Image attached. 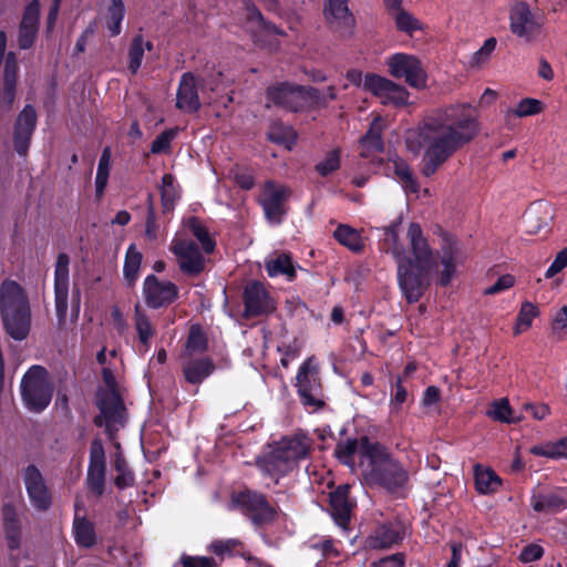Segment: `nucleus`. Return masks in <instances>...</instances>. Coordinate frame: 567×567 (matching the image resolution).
Returning <instances> with one entry per match:
<instances>
[{
    "label": "nucleus",
    "instance_id": "obj_1",
    "mask_svg": "<svg viewBox=\"0 0 567 567\" xmlns=\"http://www.w3.org/2000/svg\"><path fill=\"white\" fill-rule=\"evenodd\" d=\"M480 132L476 110L468 103H457L436 111L405 134L409 152L423 153L422 173L433 175L458 148Z\"/></svg>",
    "mask_w": 567,
    "mask_h": 567
},
{
    "label": "nucleus",
    "instance_id": "obj_2",
    "mask_svg": "<svg viewBox=\"0 0 567 567\" xmlns=\"http://www.w3.org/2000/svg\"><path fill=\"white\" fill-rule=\"evenodd\" d=\"M402 221L398 218L383 228L381 249L390 254L398 264V279L402 293L409 302H416L429 286L435 260L433 252L416 223H411L406 230L410 249L401 240Z\"/></svg>",
    "mask_w": 567,
    "mask_h": 567
},
{
    "label": "nucleus",
    "instance_id": "obj_3",
    "mask_svg": "<svg viewBox=\"0 0 567 567\" xmlns=\"http://www.w3.org/2000/svg\"><path fill=\"white\" fill-rule=\"evenodd\" d=\"M340 462L359 473L368 484L389 491L404 486L408 472L381 443L362 436L340 442L336 449Z\"/></svg>",
    "mask_w": 567,
    "mask_h": 567
},
{
    "label": "nucleus",
    "instance_id": "obj_4",
    "mask_svg": "<svg viewBox=\"0 0 567 567\" xmlns=\"http://www.w3.org/2000/svg\"><path fill=\"white\" fill-rule=\"evenodd\" d=\"M0 310L7 333L14 340H23L30 331L31 312L23 288L13 280L0 286Z\"/></svg>",
    "mask_w": 567,
    "mask_h": 567
},
{
    "label": "nucleus",
    "instance_id": "obj_5",
    "mask_svg": "<svg viewBox=\"0 0 567 567\" xmlns=\"http://www.w3.org/2000/svg\"><path fill=\"white\" fill-rule=\"evenodd\" d=\"M103 382L104 386L99 392L100 414L95 416V424L103 426L110 437H113L114 433L124 427L127 422L123 386L107 367L103 368Z\"/></svg>",
    "mask_w": 567,
    "mask_h": 567
},
{
    "label": "nucleus",
    "instance_id": "obj_6",
    "mask_svg": "<svg viewBox=\"0 0 567 567\" xmlns=\"http://www.w3.org/2000/svg\"><path fill=\"white\" fill-rule=\"evenodd\" d=\"M308 452V442L302 437H285L268 445L258 466L271 476H279L291 471L296 463Z\"/></svg>",
    "mask_w": 567,
    "mask_h": 567
},
{
    "label": "nucleus",
    "instance_id": "obj_7",
    "mask_svg": "<svg viewBox=\"0 0 567 567\" xmlns=\"http://www.w3.org/2000/svg\"><path fill=\"white\" fill-rule=\"evenodd\" d=\"M53 393V385L48 371L40 367H31L22 378L21 394L28 409L40 412L48 406Z\"/></svg>",
    "mask_w": 567,
    "mask_h": 567
},
{
    "label": "nucleus",
    "instance_id": "obj_8",
    "mask_svg": "<svg viewBox=\"0 0 567 567\" xmlns=\"http://www.w3.org/2000/svg\"><path fill=\"white\" fill-rule=\"evenodd\" d=\"M320 103L319 92L312 87L282 83L272 85L267 90V106L272 104L287 110L298 111L303 106Z\"/></svg>",
    "mask_w": 567,
    "mask_h": 567
},
{
    "label": "nucleus",
    "instance_id": "obj_9",
    "mask_svg": "<svg viewBox=\"0 0 567 567\" xmlns=\"http://www.w3.org/2000/svg\"><path fill=\"white\" fill-rule=\"evenodd\" d=\"M245 11V29L250 33L252 41L262 48H276L279 43V38L286 35L285 31L267 22L254 3L246 2Z\"/></svg>",
    "mask_w": 567,
    "mask_h": 567
},
{
    "label": "nucleus",
    "instance_id": "obj_10",
    "mask_svg": "<svg viewBox=\"0 0 567 567\" xmlns=\"http://www.w3.org/2000/svg\"><path fill=\"white\" fill-rule=\"evenodd\" d=\"M385 64L392 76L404 79L410 86L417 90L426 87V72L415 55L395 53L388 58Z\"/></svg>",
    "mask_w": 567,
    "mask_h": 567
},
{
    "label": "nucleus",
    "instance_id": "obj_11",
    "mask_svg": "<svg viewBox=\"0 0 567 567\" xmlns=\"http://www.w3.org/2000/svg\"><path fill=\"white\" fill-rule=\"evenodd\" d=\"M318 365L312 358L307 359L297 374V386L303 405L312 411L322 405L321 384Z\"/></svg>",
    "mask_w": 567,
    "mask_h": 567
},
{
    "label": "nucleus",
    "instance_id": "obj_12",
    "mask_svg": "<svg viewBox=\"0 0 567 567\" xmlns=\"http://www.w3.org/2000/svg\"><path fill=\"white\" fill-rule=\"evenodd\" d=\"M542 27L543 21L526 2L519 1L511 7L509 28L518 38L530 42L539 34Z\"/></svg>",
    "mask_w": 567,
    "mask_h": 567
},
{
    "label": "nucleus",
    "instance_id": "obj_13",
    "mask_svg": "<svg viewBox=\"0 0 567 567\" xmlns=\"http://www.w3.org/2000/svg\"><path fill=\"white\" fill-rule=\"evenodd\" d=\"M363 89L375 95L382 104L394 106L405 105L409 101V92L400 84L377 74L364 76Z\"/></svg>",
    "mask_w": 567,
    "mask_h": 567
},
{
    "label": "nucleus",
    "instance_id": "obj_14",
    "mask_svg": "<svg viewBox=\"0 0 567 567\" xmlns=\"http://www.w3.org/2000/svg\"><path fill=\"white\" fill-rule=\"evenodd\" d=\"M323 18L329 28L342 37H349L355 24L354 17L348 6V0H326L323 3Z\"/></svg>",
    "mask_w": 567,
    "mask_h": 567
},
{
    "label": "nucleus",
    "instance_id": "obj_15",
    "mask_svg": "<svg viewBox=\"0 0 567 567\" xmlns=\"http://www.w3.org/2000/svg\"><path fill=\"white\" fill-rule=\"evenodd\" d=\"M290 196L288 187L274 182H267L264 186L260 203L264 207L267 219L279 224L286 213L285 203Z\"/></svg>",
    "mask_w": 567,
    "mask_h": 567
},
{
    "label": "nucleus",
    "instance_id": "obj_16",
    "mask_svg": "<svg viewBox=\"0 0 567 567\" xmlns=\"http://www.w3.org/2000/svg\"><path fill=\"white\" fill-rule=\"evenodd\" d=\"M171 250L175 255L178 266L183 272L197 275L204 270L205 260L197 249V246L182 236H176L172 243Z\"/></svg>",
    "mask_w": 567,
    "mask_h": 567
},
{
    "label": "nucleus",
    "instance_id": "obj_17",
    "mask_svg": "<svg viewBox=\"0 0 567 567\" xmlns=\"http://www.w3.org/2000/svg\"><path fill=\"white\" fill-rule=\"evenodd\" d=\"M105 453L100 440H94L90 449V463L87 468L86 485L95 496H101L105 485Z\"/></svg>",
    "mask_w": 567,
    "mask_h": 567
},
{
    "label": "nucleus",
    "instance_id": "obj_18",
    "mask_svg": "<svg viewBox=\"0 0 567 567\" xmlns=\"http://www.w3.org/2000/svg\"><path fill=\"white\" fill-rule=\"evenodd\" d=\"M465 259L461 245L452 239L445 238L441 247V266L442 269L439 276L441 286H449L457 275V267L463 264Z\"/></svg>",
    "mask_w": 567,
    "mask_h": 567
},
{
    "label": "nucleus",
    "instance_id": "obj_19",
    "mask_svg": "<svg viewBox=\"0 0 567 567\" xmlns=\"http://www.w3.org/2000/svg\"><path fill=\"white\" fill-rule=\"evenodd\" d=\"M23 480L31 504L41 511L49 508L51 494L41 472L35 466L29 465L24 470Z\"/></svg>",
    "mask_w": 567,
    "mask_h": 567
},
{
    "label": "nucleus",
    "instance_id": "obj_20",
    "mask_svg": "<svg viewBox=\"0 0 567 567\" xmlns=\"http://www.w3.org/2000/svg\"><path fill=\"white\" fill-rule=\"evenodd\" d=\"M144 295L150 307L158 308L171 303L176 298L177 290L174 284L158 281L155 276L151 275L144 281Z\"/></svg>",
    "mask_w": 567,
    "mask_h": 567
},
{
    "label": "nucleus",
    "instance_id": "obj_21",
    "mask_svg": "<svg viewBox=\"0 0 567 567\" xmlns=\"http://www.w3.org/2000/svg\"><path fill=\"white\" fill-rule=\"evenodd\" d=\"M55 308L60 318H63L68 308V293H69V257L65 254H60L55 265Z\"/></svg>",
    "mask_w": 567,
    "mask_h": 567
},
{
    "label": "nucleus",
    "instance_id": "obj_22",
    "mask_svg": "<svg viewBox=\"0 0 567 567\" xmlns=\"http://www.w3.org/2000/svg\"><path fill=\"white\" fill-rule=\"evenodd\" d=\"M37 123V114L32 106L27 105L18 116L14 127V147L19 154H25Z\"/></svg>",
    "mask_w": 567,
    "mask_h": 567
},
{
    "label": "nucleus",
    "instance_id": "obj_23",
    "mask_svg": "<svg viewBox=\"0 0 567 567\" xmlns=\"http://www.w3.org/2000/svg\"><path fill=\"white\" fill-rule=\"evenodd\" d=\"M564 489H539L533 493L530 504L535 512L551 514L567 507Z\"/></svg>",
    "mask_w": 567,
    "mask_h": 567
},
{
    "label": "nucleus",
    "instance_id": "obj_24",
    "mask_svg": "<svg viewBox=\"0 0 567 567\" xmlns=\"http://www.w3.org/2000/svg\"><path fill=\"white\" fill-rule=\"evenodd\" d=\"M274 309L270 297L259 282H251L245 289V315L258 316Z\"/></svg>",
    "mask_w": 567,
    "mask_h": 567
},
{
    "label": "nucleus",
    "instance_id": "obj_25",
    "mask_svg": "<svg viewBox=\"0 0 567 567\" xmlns=\"http://www.w3.org/2000/svg\"><path fill=\"white\" fill-rule=\"evenodd\" d=\"M405 535V526L402 522L395 520L378 527L368 539L371 548L383 549L402 540Z\"/></svg>",
    "mask_w": 567,
    "mask_h": 567
},
{
    "label": "nucleus",
    "instance_id": "obj_26",
    "mask_svg": "<svg viewBox=\"0 0 567 567\" xmlns=\"http://www.w3.org/2000/svg\"><path fill=\"white\" fill-rule=\"evenodd\" d=\"M177 107L186 112H195L199 109L197 82L192 73L182 76L177 91Z\"/></svg>",
    "mask_w": 567,
    "mask_h": 567
},
{
    "label": "nucleus",
    "instance_id": "obj_27",
    "mask_svg": "<svg viewBox=\"0 0 567 567\" xmlns=\"http://www.w3.org/2000/svg\"><path fill=\"white\" fill-rule=\"evenodd\" d=\"M349 485H341L330 495L331 515L336 523L346 528L350 520L352 503L348 497Z\"/></svg>",
    "mask_w": 567,
    "mask_h": 567
},
{
    "label": "nucleus",
    "instance_id": "obj_28",
    "mask_svg": "<svg viewBox=\"0 0 567 567\" xmlns=\"http://www.w3.org/2000/svg\"><path fill=\"white\" fill-rule=\"evenodd\" d=\"M238 501L248 508L255 523L262 524L274 517V509L259 494L246 492L239 495Z\"/></svg>",
    "mask_w": 567,
    "mask_h": 567
},
{
    "label": "nucleus",
    "instance_id": "obj_29",
    "mask_svg": "<svg viewBox=\"0 0 567 567\" xmlns=\"http://www.w3.org/2000/svg\"><path fill=\"white\" fill-rule=\"evenodd\" d=\"M215 365L208 358H184L183 373L189 383L199 384L213 373Z\"/></svg>",
    "mask_w": 567,
    "mask_h": 567
},
{
    "label": "nucleus",
    "instance_id": "obj_30",
    "mask_svg": "<svg viewBox=\"0 0 567 567\" xmlns=\"http://www.w3.org/2000/svg\"><path fill=\"white\" fill-rule=\"evenodd\" d=\"M553 219V209L546 203H536L525 213L524 220L528 233L537 234L548 227Z\"/></svg>",
    "mask_w": 567,
    "mask_h": 567
},
{
    "label": "nucleus",
    "instance_id": "obj_31",
    "mask_svg": "<svg viewBox=\"0 0 567 567\" xmlns=\"http://www.w3.org/2000/svg\"><path fill=\"white\" fill-rule=\"evenodd\" d=\"M18 74V62L13 53L6 58L3 89L0 93V104L10 107L16 97V84Z\"/></svg>",
    "mask_w": 567,
    "mask_h": 567
},
{
    "label": "nucleus",
    "instance_id": "obj_32",
    "mask_svg": "<svg viewBox=\"0 0 567 567\" xmlns=\"http://www.w3.org/2000/svg\"><path fill=\"white\" fill-rule=\"evenodd\" d=\"M385 127L384 121L380 115H375L372 123L370 124L369 131L361 138V155L369 156L372 153L381 152L383 148V142L381 138L382 132Z\"/></svg>",
    "mask_w": 567,
    "mask_h": 567
},
{
    "label": "nucleus",
    "instance_id": "obj_33",
    "mask_svg": "<svg viewBox=\"0 0 567 567\" xmlns=\"http://www.w3.org/2000/svg\"><path fill=\"white\" fill-rule=\"evenodd\" d=\"M334 238L352 251L359 252L364 247L361 233L348 225H340L333 233Z\"/></svg>",
    "mask_w": 567,
    "mask_h": 567
},
{
    "label": "nucleus",
    "instance_id": "obj_34",
    "mask_svg": "<svg viewBox=\"0 0 567 567\" xmlns=\"http://www.w3.org/2000/svg\"><path fill=\"white\" fill-rule=\"evenodd\" d=\"M112 162L111 147L106 146L101 154L95 176V195L101 198L107 185Z\"/></svg>",
    "mask_w": 567,
    "mask_h": 567
},
{
    "label": "nucleus",
    "instance_id": "obj_35",
    "mask_svg": "<svg viewBox=\"0 0 567 567\" xmlns=\"http://www.w3.org/2000/svg\"><path fill=\"white\" fill-rule=\"evenodd\" d=\"M487 415L503 423H518L523 420V415L516 414L509 405L507 399L494 401L487 410Z\"/></svg>",
    "mask_w": 567,
    "mask_h": 567
},
{
    "label": "nucleus",
    "instance_id": "obj_36",
    "mask_svg": "<svg viewBox=\"0 0 567 567\" xmlns=\"http://www.w3.org/2000/svg\"><path fill=\"white\" fill-rule=\"evenodd\" d=\"M134 324L140 342L145 347V349H148L150 341L155 334V329L150 317L140 305L135 306Z\"/></svg>",
    "mask_w": 567,
    "mask_h": 567
},
{
    "label": "nucleus",
    "instance_id": "obj_37",
    "mask_svg": "<svg viewBox=\"0 0 567 567\" xmlns=\"http://www.w3.org/2000/svg\"><path fill=\"white\" fill-rule=\"evenodd\" d=\"M475 485L481 494H491L501 486V478L489 468L475 466Z\"/></svg>",
    "mask_w": 567,
    "mask_h": 567
},
{
    "label": "nucleus",
    "instance_id": "obj_38",
    "mask_svg": "<svg viewBox=\"0 0 567 567\" xmlns=\"http://www.w3.org/2000/svg\"><path fill=\"white\" fill-rule=\"evenodd\" d=\"M153 43L145 40L141 34L133 38L128 50V69L132 73H136L141 68L145 51H151Z\"/></svg>",
    "mask_w": 567,
    "mask_h": 567
},
{
    "label": "nucleus",
    "instance_id": "obj_39",
    "mask_svg": "<svg viewBox=\"0 0 567 567\" xmlns=\"http://www.w3.org/2000/svg\"><path fill=\"white\" fill-rule=\"evenodd\" d=\"M3 522L10 548H17L20 545L21 533L18 515L10 505L3 507Z\"/></svg>",
    "mask_w": 567,
    "mask_h": 567
},
{
    "label": "nucleus",
    "instance_id": "obj_40",
    "mask_svg": "<svg viewBox=\"0 0 567 567\" xmlns=\"http://www.w3.org/2000/svg\"><path fill=\"white\" fill-rule=\"evenodd\" d=\"M398 31L413 35L423 30L422 22L409 10L403 9L391 17Z\"/></svg>",
    "mask_w": 567,
    "mask_h": 567
},
{
    "label": "nucleus",
    "instance_id": "obj_41",
    "mask_svg": "<svg viewBox=\"0 0 567 567\" xmlns=\"http://www.w3.org/2000/svg\"><path fill=\"white\" fill-rule=\"evenodd\" d=\"M539 316V309L538 307L530 302V301H524L519 308L516 323L514 326V333L520 334L525 331H527L533 323V320Z\"/></svg>",
    "mask_w": 567,
    "mask_h": 567
},
{
    "label": "nucleus",
    "instance_id": "obj_42",
    "mask_svg": "<svg viewBox=\"0 0 567 567\" xmlns=\"http://www.w3.org/2000/svg\"><path fill=\"white\" fill-rule=\"evenodd\" d=\"M142 254L135 245H131L126 251L124 261V277L128 285H133L138 277V270L142 264Z\"/></svg>",
    "mask_w": 567,
    "mask_h": 567
},
{
    "label": "nucleus",
    "instance_id": "obj_43",
    "mask_svg": "<svg viewBox=\"0 0 567 567\" xmlns=\"http://www.w3.org/2000/svg\"><path fill=\"white\" fill-rule=\"evenodd\" d=\"M74 537L80 546H93L95 544L96 536L92 523L86 520L85 518H75Z\"/></svg>",
    "mask_w": 567,
    "mask_h": 567
},
{
    "label": "nucleus",
    "instance_id": "obj_44",
    "mask_svg": "<svg viewBox=\"0 0 567 567\" xmlns=\"http://www.w3.org/2000/svg\"><path fill=\"white\" fill-rule=\"evenodd\" d=\"M268 137L272 142L281 144L286 148L290 150L296 141V133L290 126L274 124L268 132Z\"/></svg>",
    "mask_w": 567,
    "mask_h": 567
},
{
    "label": "nucleus",
    "instance_id": "obj_45",
    "mask_svg": "<svg viewBox=\"0 0 567 567\" xmlns=\"http://www.w3.org/2000/svg\"><path fill=\"white\" fill-rule=\"evenodd\" d=\"M124 18V4L122 0H111L107 9L106 27L112 35H117L121 32V22Z\"/></svg>",
    "mask_w": 567,
    "mask_h": 567
},
{
    "label": "nucleus",
    "instance_id": "obj_46",
    "mask_svg": "<svg viewBox=\"0 0 567 567\" xmlns=\"http://www.w3.org/2000/svg\"><path fill=\"white\" fill-rule=\"evenodd\" d=\"M161 194L164 209L171 210L179 196L178 186L175 184V179L172 175L166 174L163 176Z\"/></svg>",
    "mask_w": 567,
    "mask_h": 567
},
{
    "label": "nucleus",
    "instance_id": "obj_47",
    "mask_svg": "<svg viewBox=\"0 0 567 567\" xmlns=\"http://www.w3.org/2000/svg\"><path fill=\"white\" fill-rule=\"evenodd\" d=\"M267 271L270 277L285 275L288 277V279H291L295 276V268L291 264V260L289 256L285 254L279 255L274 260H269L267 262Z\"/></svg>",
    "mask_w": 567,
    "mask_h": 567
},
{
    "label": "nucleus",
    "instance_id": "obj_48",
    "mask_svg": "<svg viewBox=\"0 0 567 567\" xmlns=\"http://www.w3.org/2000/svg\"><path fill=\"white\" fill-rule=\"evenodd\" d=\"M392 166L395 175L400 179L406 192L415 193L417 190V185L413 177V174L408 166V164L399 158L392 161Z\"/></svg>",
    "mask_w": 567,
    "mask_h": 567
},
{
    "label": "nucleus",
    "instance_id": "obj_49",
    "mask_svg": "<svg viewBox=\"0 0 567 567\" xmlns=\"http://www.w3.org/2000/svg\"><path fill=\"white\" fill-rule=\"evenodd\" d=\"M544 105L539 100L526 97L518 102L515 109L508 111V115L513 114L517 117H526L540 113Z\"/></svg>",
    "mask_w": 567,
    "mask_h": 567
},
{
    "label": "nucleus",
    "instance_id": "obj_50",
    "mask_svg": "<svg viewBox=\"0 0 567 567\" xmlns=\"http://www.w3.org/2000/svg\"><path fill=\"white\" fill-rule=\"evenodd\" d=\"M185 227L188 228L192 234L202 243L203 248L206 252H210L214 249V241L209 238L205 227L200 224L197 218H189L185 223Z\"/></svg>",
    "mask_w": 567,
    "mask_h": 567
},
{
    "label": "nucleus",
    "instance_id": "obj_51",
    "mask_svg": "<svg viewBox=\"0 0 567 567\" xmlns=\"http://www.w3.org/2000/svg\"><path fill=\"white\" fill-rule=\"evenodd\" d=\"M207 347V340L203 331L198 327H192L186 344V354L188 357L193 352H202Z\"/></svg>",
    "mask_w": 567,
    "mask_h": 567
},
{
    "label": "nucleus",
    "instance_id": "obj_52",
    "mask_svg": "<svg viewBox=\"0 0 567 567\" xmlns=\"http://www.w3.org/2000/svg\"><path fill=\"white\" fill-rule=\"evenodd\" d=\"M114 467L117 472V475L115 477V484L120 488H124L128 486L133 482V475L127 470V465L123 456L117 453L114 460Z\"/></svg>",
    "mask_w": 567,
    "mask_h": 567
},
{
    "label": "nucleus",
    "instance_id": "obj_53",
    "mask_svg": "<svg viewBox=\"0 0 567 567\" xmlns=\"http://www.w3.org/2000/svg\"><path fill=\"white\" fill-rule=\"evenodd\" d=\"M495 48L496 39L488 38L487 40H485L484 44L475 53H473L470 64L474 68L481 66L489 59Z\"/></svg>",
    "mask_w": 567,
    "mask_h": 567
},
{
    "label": "nucleus",
    "instance_id": "obj_54",
    "mask_svg": "<svg viewBox=\"0 0 567 567\" xmlns=\"http://www.w3.org/2000/svg\"><path fill=\"white\" fill-rule=\"evenodd\" d=\"M177 130L171 128L159 134L151 145V153L162 154L168 153L171 150V143L176 137Z\"/></svg>",
    "mask_w": 567,
    "mask_h": 567
},
{
    "label": "nucleus",
    "instance_id": "obj_55",
    "mask_svg": "<svg viewBox=\"0 0 567 567\" xmlns=\"http://www.w3.org/2000/svg\"><path fill=\"white\" fill-rule=\"evenodd\" d=\"M553 333L558 338L567 336V305L558 308L550 321Z\"/></svg>",
    "mask_w": 567,
    "mask_h": 567
},
{
    "label": "nucleus",
    "instance_id": "obj_56",
    "mask_svg": "<svg viewBox=\"0 0 567 567\" xmlns=\"http://www.w3.org/2000/svg\"><path fill=\"white\" fill-rule=\"evenodd\" d=\"M240 543L236 539H220L210 544L209 549L217 556L224 557L227 554H239Z\"/></svg>",
    "mask_w": 567,
    "mask_h": 567
},
{
    "label": "nucleus",
    "instance_id": "obj_57",
    "mask_svg": "<svg viewBox=\"0 0 567 567\" xmlns=\"http://www.w3.org/2000/svg\"><path fill=\"white\" fill-rule=\"evenodd\" d=\"M340 166V154L338 150H333L327 154V156L317 164L316 168L318 173L322 176H326Z\"/></svg>",
    "mask_w": 567,
    "mask_h": 567
},
{
    "label": "nucleus",
    "instance_id": "obj_58",
    "mask_svg": "<svg viewBox=\"0 0 567 567\" xmlns=\"http://www.w3.org/2000/svg\"><path fill=\"white\" fill-rule=\"evenodd\" d=\"M40 17V3L37 0L31 1L23 13L21 25L32 27L38 29Z\"/></svg>",
    "mask_w": 567,
    "mask_h": 567
},
{
    "label": "nucleus",
    "instance_id": "obj_59",
    "mask_svg": "<svg viewBox=\"0 0 567 567\" xmlns=\"http://www.w3.org/2000/svg\"><path fill=\"white\" fill-rule=\"evenodd\" d=\"M230 176L234 182L244 189H249L254 185V177L247 169L237 167L230 172Z\"/></svg>",
    "mask_w": 567,
    "mask_h": 567
},
{
    "label": "nucleus",
    "instance_id": "obj_60",
    "mask_svg": "<svg viewBox=\"0 0 567 567\" xmlns=\"http://www.w3.org/2000/svg\"><path fill=\"white\" fill-rule=\"evenodd\" d=\"M179 560L183 567H216L212 558L204 556L183 555Z\"/></svg>",
    "mask_w": 567,
    "mask_h": 567
},
{
    "label": "nucleus",
    "instance_id": "obj_61",
    "mask_svg": "<svg viewBox=\"0 0 567 567\" xmlns=\"http://www.w3.org/2000/svg\"><path fill=\"white\" fill-rule=\"evenodd\" d=\"M566 266H567V247L564 248L563 250H560L556 255L554 261L551 262V265L546 270L545 277L546 278L554 277L555 275L560 272Z\"/></svg>",
    "mask_w": 567,
    "mask_h": 567
},
{
    "label": "nucleus",
    "instance_id": "obj_62",
    "mask_svg": "<svg viewBox=\"0 0 567 567\" xmlns=\"http://www.w3.org/2000/svg\"><path fill=\"white\" fill-rule=\"evenodd\" d=\"M515 285V278L512 275H504L497 281L485 290L486 295H496L512 288Z\"/></svg>",
    "mask_w": 567,
    "mask_h": 567
},
{
    "label": "nucleus",
    "instance_id": "obj_63",
    "mask_svg": "<svg viewBox=\"0 0 567 567\" xmlns=\"http://www.w3.org/2000/svg\"><path fill=\"white\" fill-rule=\"evenodd\" d=\"M523 409L529 412L532 417L537 421H542L550 414V408L546 403H525Z\"/></svg>",
    "mask_w": 567,
    "mask_h": 567
},
{
    "label": "nucleus",
    "instance_id": "obj_64",
    "mask_svg": "<svg viewBox=\"0 0 567 567\" xmlns=\"http://www.w3.org/2000/svg\"><path fill=\"white\" fill-rule=\"evenodd\" d=\"M404 566V556L402 554H393L381 558L379 560L372 561L369 567H403Z\"/></svg>",
    "mask_w": 567,
    "mask_h": 567
}]
</instances>
